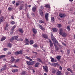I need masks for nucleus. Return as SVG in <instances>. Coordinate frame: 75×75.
Listing matches in <instances>:
<instances>
[{
  "instance_id": "nucleus-1",
  "label": "nucleus",
  "mask_w": 75,
  "mask_h": 75,
  "mask_svg": "<svg viewBox=\"0 0 75 75\" xmlns=\"http://www.w3.org/2000/svg\"><path fill=\"white\" fill-rule=\"evenodd\" d=\"M63 30L62 28L60 29H59V33L60 35H62V36H63V37H66L67 35V33L65 32L63 33Z\"/></svg>"
},
{
  "instance_id": "nucleus-2",
  "label": "nucleus",
  "mask_w": 75,
  "mask_h": 75,
  "mask_svg": "<svg viewBox=\"0 0 75 75\" xmlns=\"http://www.w3.org/2000/svg\"><path fill=\"white\" fill-rule=\"evenodd\" d=\"M43 9H44V7L42 6H41L39 9V13L41 16H43V12L41 10H43Z\"/></svg>"
},
{
  "instance_id": "nucleus-3",
  "label": "nucleus",
  "mask_w": 75,
  "mask_h": 75,
  "mask_svg": "<svg viewBox=\"0 0 75 75\" xmlns=\"http://www.w3.org/2000/svg\"><path fill=\"white\" fill-rule=\"evenodd\" d=\"M18 38V36H14L11 39H10V41L11 42H12V41H13L14 40H17V38Z\"/></svg>"
},
{
  "instance_id": "nucleus-4",
  "label": "nucleus",
  "mask_w": 75,
  "mask_h": 75,
  "mask_svg": "<svg viewBox=\"0 0 75 75\" xmlns=\"http://www.w3.org/2000/svg\"><path fill=\"white\" fill-rule=\"evenodd\" d=\"M51 37H52V41L53 42H55V43H56V44H57L58 43V41H57L56 40V39L54 38V37L53 36V34H52V33H51Z\"/></svg>"
},
{
  "instance_id": "nucleus-5",
  "label": "nucleus",
  "mask_w": 75,
  "mask_h": 75,
  "mask_svg": "<svg viewBox=\"0 0 75 75\" xmlns=\"http://www.w3.org/2000/svg\"><path fill=\"white\" fill-rule=\"evenodd\" d=\"M43 69L45 70V72H48V67L47 66H43Z\"/></svg>"
},
{
  "instance_id": "nucleus-6",
  "label": "nucleus",
  "mask_w": 75,
  "mask_h": 75,
  "mask_svg": "<svg viewBox=\"0 0 75 75\" xmlns=\"http://www.w3.org/2000/svg\"><path fill=\"white\" fill-rule=\"evenodd\" d=\"M59 16L60 18H62L63 17H65V15L64 14H62L61 13H59Z\"/></svg>"
},
{
  "instance_id": "nucleus-7",
  "label": "nucleus",
  "mask_w": 75,
  "mask_h": 75,
  "mask_svg": "<svg viewBox=\"0 0 75 75\" xmlns=\"http://www.w3.org/2000/svg\"><path fill=\"white\" fill-rule=\"evenodd\" d=\"M42 37L44 38H45L46 39H48V36L46 34H42Z\"/></svg>"
},
{
  "instance_id": "nucleus-8",
  "label": "nucleus",
  "mask_w": 75,
  "mask_h": 75,
  "mask_svg": "<svg viewBox=\"0 0 75 75\" xmlns=\"http://www.w3.org/2000/svg\"><path fill=\"white\" fill-rule=\"evenodd\" d=\"M49 14L48 13H46L45 15V17L47 21H48V16Z\"/></svg>"
},
{
  "instance_id": "nucleus-9",
  "label": "nucleus",
  "mask_w": 75,
  "mask_h": 75,
  "mask_svg": "<svg viewBox=\"0 0 75 75\" xmlns=\"http://www.w3.org/2000/svg\"><path fill=\"white\" fill-rule=\"evenodd\" d=\"M50 59L51 60V61L52 62H57V60H54V58H52V57H50Z\"/></svg>"
},
{
  "instance_id": "nucleus-10",
  "label": "nucleus",
  "mask_w": 75,
  "mask_h": 75,
  "mask_svg": "<svg viewBox=\"0 0 75 75\" xmlns=\"http://www.w3.org/2000/svg\"><path fill=\"white\" fill-rule=\"evenodd\" d=\"M21 75H27V72L25 71H23L21 73Z\"/></svg>"
},
{
  "instance_id": "nucleus-11",
  "label": "nucleus",
  "mask_w": 75,
  "mask_h": 75,
  "mask_svg": "<svg viewBox=\"0 0 75 75\" xmlns=\"http://www.w3.org/2000/svg\"><path fill=\"white\" fill-rule=\"evenodd\" d=\"M4 70H6V66H4L3 68L1 69L0 70V71L2 72V71H3Z\"/></svg>"
},
{
  "instance_id": "nucleus-12",
  "label": "nucleus",
  "mask_w": 75,
  "mask_h": 75,
  "mask_svg": "<svg viewBox=\"0 0 75 75\" xmlns=\"http://www.w3.org/2000/svg\"><path fill=\"white\" fill-rule=\"evenodd\" d=\"M15 54H23V51L21 50L20 51H17L15 52Z\"/></svg>"
},
{
  "instance_id": "nucleus-13",
  "label": "nucleus",
  "mask_w": 75,
  "mask_h": 75,
  "mask_svg": "<svg viewBox=\"0 0 75 75\" xmlns=\"http://www.w3.org/2000/svg\"><path fill=\"white\" fill-rule=\"evenodd\" d=\"M33 31V33L35 34H36V33H37V29L34 28H33L32 29Z\"/></svg>"
},
{
  "instance_id": "nucleus-14",
  "label": "nucleus",
  "mask_w": 75,
  "mask_h": 75,
  "mask_svg": "<svg viewBox=\"0 0 75 75\" xmlns=\"http://www.w3.org/2000/svg\"><path fill=\"white\" fill-rule=\"evenodd\" d=\"M39 27L41 30H45V29L44 28V27L42 26V25H40L39 26Z\"/></svg>"
},
{
  "instance_id": "nucleus-15",
  "label": "nucleus",
  "mask_w": 75,
  "mask_h": 75,
  "mask_svg": "<svg viewBox=\"0 0 75 75\" xmlns=\"http://www.w3.org/2000/svg\"><path fill=\"white\" fill-rule=\"evenodd\" d=\"M52 30L53 32L55 33L56 32H57V31H58V29L56 28H52Z\"/></svg>"
},
{
  "instance_id": "nucleus-16",
  "label": "nucleus",
  "mask_w": 75,
  "mask_h": 75,
  "mask_svg": "<svg viewBox=\"0 0 75 75\" xmlns=\"http://www.w3.org/2000/svg\"><path fill=\"white\" fill-rule=\"evenodd\" d=\"M39 65H40V63L37 62L35 64V67L36 68H37V67H38Z\"/></svg>"
},
{
  "instance_id": "nucleus-17",
  "label": "nucleus",
  "mask_w": 75,
  "mask_h": 75,
  "mask_svg": "<svg viewBox=\"0 0 75 75\" xmlns=\"http://www.w3.org/2000/svg\"><path fill=\"white\" fill-rule=\"evenodd\" d=\"M32 11L33 12H35L36 10V7L35 6H34L32 8Z\"/></svg>"
},
{
  "instance_id": "nucleus-18",
  "label": "nucleus",
  "mask_w": 75,
  "mask_h": 75,
  "mask_svg": "<svg viewBox=\"0 0 75 75\" xmlns=\"http://www.w3.org/2000/svg\"><path fill=\"white\" fill-rule=\"evenodd\" d=\"M61 71H58L56 73L57 75H61Z\"/></svg>"
},
{
  "instance_id": "nucleus-19",
  "label": "nucleus",
  "mask_w": 75,
  "mask_h": 75,
  "mask_svg": "<svg viewBox=\"0 0 75 75\" xmlns=\"http://www.w3.org/2000/svg\"><path fill=\"white\" fill-rule=\"evenodd\" d=\"M16 28L15 25H14L11 31V33H13V31H14V28Z\"/></svg>"
},
{
  "instance_id": "nucleus-20",
  "label": "nucleus",
  "mask_w": 75,
  "mask_h": 75,
  "mask_svg": "<svg viewBox=\"0 0 75 75\" xmlns=\"http://www.w3.org/2000/svg\"><path fill=\"white\" fill-rule=\"evenodd\" d=\"M57 59H58V60H59L61 59V56H57L56 57Z\"/></svg>"
},
{
  "instance_id": "nucleus-21",
  "label": "nucleus",
  "mask_w": 75,
  "mask_h": 75,
  "mask_svg": "<svg viewBox=\"0 0 75 75\" xmlns=\"http://www.w3.org/2000/svg\"><path fill=\"white\" fill-rule=\"evenodd\" d=\"M49 42H50V47H52L53 46V43H52V42H51V40H49Z\"/></svg>"
},
{
  "instance_id": "nucleus-22",
  "label": "nucleus",
  "mask_w": 75,
  "mask_h": 75,
  "mask_svg": "<svg viewBox=\"0 0 75 75\" xmlns=\"http://www.w3.org/2000/svg\"><path fill=\"white\" fill-rule=\"evenodd\" d=\"M4 17L3 16H1L0 17V22H2L3 21V20L4 19Z\"/></svg>"
},
{
  "instance_id": "nucleus-23",
  "label": "nucleus",
  "mask_w": 75,
  "mask_h": 75,
  "mask_svg": "<svg viewBox=\"0 0 75 75\" xmlns=\"http://www.w3.org/2000/svg\"><path fill=\"white\" fill-rule=\"evenodd\" d=\"M11 46H12V45L10 43H8L7 45L8 47H10V48H11Z\"/></svg>"
},
{
  "instance_id": "nucleus-24",
  "label": "nucleus",
  "mask_w": 75,
  "mask_h": 75,
  "mask_svg": "<svg viewBox=\"0 0 75 75\" xmlns=\"http://www.w3.org/2000/svg\"><path fill=\"white\" fill-rule=\"evenodd\" d=\"M18 31L21 33H23V29L21 28H19L18 29Z\"/></svg>"
},
{
  "instance_id": "nucleus-25",
  "label": "nucleus",
  "mask_w": 75,
  "mask_h": 75,
  "mask_svg": "<svg viewBox=\"0 0 75 75\" xmlns=\"http://www.w3.org/2000/svg\"><path fill=\"white\" fill-rule=\"evenodd\" d=\"M24 8V5L22 4V5L21 6H20V7L19 8V10H22L23 8Z\"/></svg>"
},
{
  "instance_id": "nucleus-26",
  "label": "nucleus",
  "mask_w": 75,
  "mask_h": 75,
  "mask_svg": "<svg viewBox=\"0 0 75 75\" xmlns=\"http://www.w3.org/2000/svg\"><path fill=\"white\" fill-rule=\"evenodd\" d=\"M15 60V59H14V57H11V62H13Z\"/></svg>"
},
{
  "instance_id": "nucleus-27",
  "label": "nucleus",
  "mask_w": 75,
  "mask_h": 75,
  "mask_svg": "<svg viewBox=\"0 0 75 75\" xmlns=\"http://www.w3.org/2000/svg\"><path fill=\"white\" fill-rule=\"evenodd\" d=\"M25 43H28V42H29V41H28V39L25 38V41H24Z\"/></svg>"
},
{
  "instance_id": "nucleus-28",
  "label": "nucleus",
  "mask_w": 75,
  "mask_h": 75,
  "mask_svg": "<svg viewBox=\"0 0 75 75\" xmlns=\"http://www.w3.org/2000/svg\"><path fill=\"white\" fill-rule=\"evenodd\" d=\"M52 72L53 74H55L56 72V70L55 69H52Z\"/></svg>"
},
{
  "instance_id": "nucleus-29",
  "label": "nucleus",
  "mask_w": 75,
  "mask_h": 75,
  "mask_svg": "<svg viewBox=\"0 0 75 75\" xmlns=\"http://www.w3.org/2000/svg\"><path fill=\"white\" fill-rule=\"evenodd\" d=\"M45 7H46V8H50V6L48 4H47L45 5Z\"/></svg>"
},
{
  "instance_id": "nucleus-30",
  "label": "nucleus",
  "mask_w": 75,
  "mask_h": 75,
  "mask_svg": "<svg viewBox=\"0 0 75 75\" xmlns=\"http://www.w3.org/2000/svg\"><path fill=\"white\" fill-rule=\"evenodd\" d=\"M70 26L69 25H68L67 27V28L68 31H70V30H71V29H70Z\"/></svg>"
},
{
  "instance_id": "nucleus-31",
  "label": "nucleus",
  "mask_w": 75,
  "mask_h": 75,
  "mask_svg": "<svg viewBox=\"0 0 75 75\" xmlns=\"http://www.w3.org/2000/svg\"><path fill=\"white\" fill-rule=\"evenodd\" d=\"M52 65L53 66H54V67H56V66L58 65V63H53L52 64Z\"/></svg>"
},
{
  "instance_id": "nucleus-32",
  "label": "nucleus",
  "mask_w": 75,
  "mask_h": 75,
  "mask_svg": "<svg viewBox=\"0 0 75 75\" xmlns=\"http://www.w3.org/2000/svg\"><path fill=\"white\" fill-rule=\"evenodd\" d=\"M18 71V69H15L13 70H12L13 72H17Z\"/></svg>"
},
{
  "instance_id": "nucleus-33",
  "label": "nucleus",
  "mask_w": 75,
  "mask_h": 75,
  "mask_svg": "<svg viewBox=\"0 0 75 75\" xmlns=\"http://www.w3.org/2000/svg\"><path fill=\"white\" fill-rule=\"evenodd\" d=\"M6 38L5 37H3L1 39V41H4V40H6Z\"/></svg>"
},
{
  "instance_id": "nucleus-34",
  "label": "nucleus",
  "mask_w": 75,
  "mask_h": 75,
  "mask_svg": "<svg viewBox=\"0 0 75 75\" xmlns=\"http://www.w3.org/2000/svg\"><path fill=\"white\" fill-rule=\"evenodd\" d=\"M37 61L38 62H42V61L40 59L38 58L37 59Z\"/></svg>"
},
{
  "instance_id": "nucleus-35",
  "label": "nucleus",
  "mask_w": 75,
  "mask_h": 75,
  "mask_svg": "<svg viewBox=\"0 0 75 75\" xmlns=\"http://www.w3.org/2000/svg\"><path fill=\"white\" fill-rule=\"evenodd\" d=\"M54 45L55 47V48L56 50H57V51H58V50H59V48H58V47H57V46L55 44H54Z\"/></svg>"
},
{
  "instance_id": "nucleus-36",
  "label": "nucleus",
  "mask_w": 75,
  "mask_h": 75,
  "mask_svg": "<svg viewBox=\"0 0 75 75\" xmlns=\"http://www.w3.org/2000/svg\"><path fill=\"white\" fill-rule=\"evenodd\" d=\"M57 27L58 28H60L62 27V25H61L60 24H58L57 25Z\"/></svg>"
},
{
  "instance_id": "nucleus-37",
  "label": "nucleus",
  "mask_w": 75,
  "mask_h": 75,
  "mask_svg": "<svg viewBox=\"0 0 75 75\" xmlns=\"http://www.w3.org/2000/svg\"><path fill=\"white\" fill-rule=\"evenodd\" d=\"M67 71H70V72H71V73H72V70H71V69H70L69 68H68V69H67Z\"/></svg>"
},
{
  "instance_id": "nucleus-38",
  "label": "nucleus",
  "mask_w": 75,
  "mask_h": 75,
  "mask_svg": "<svg viewBox=\"0 0 75 75\" xmlns=\"http://www.w3.org/2000/svg\"><path fill=\"white\" fill-rule=\"evenodd\" d=\"M33 64H34V62H31L29 63V65H33Z\"/></svg>"
},
{
  "instance_id": "nucleus-39",
  "label": "nucleus",
  "mask_w": 75,
  "mask_h": 75,
  "mask_svg": "<svg viewBox=\"0 0 75 75\" xmlns=\"http://www.w3.org/2000/svg\"><path fill=\"white\" fill-rule=\"evenodd\" d=\"M39 23H44V22L42 20L39 21Z\"/></svg>"
},
{
  "instance_id": "nucleus-40",
  "label": "nucleus",
  "mask_w": 75,
  "mask_h": 75,
  "mask_svg": "<svg viewBox=\"0 0 75 75\" xmlns=\"http://www.w3.org/2000/svg\"><path fill=\"white\" fill-rule=\"evenodd\" d=\"M33 47H35V48H37V47H38V45H37L35 44L33 45Z\"/></svg>"
},
{
  "instance_id": "nucleus-41",
  "label": "nucleus",
  "mask_w": 75,
  "mask_h": 75,
  "mask_svg": "<svg viewBox=\"0 0 75 75\" xmlns=\"http://www.w3.org/2000/svg\"><path fill=\"white\" fill-rule=\"evenodd\" d=\"M54 17H52L51 18V21H54Z\"/></svg>"
},
{
  "instance_id": "nucleus-42",
  "label": "nucleus",
  "mask_w": 75,
  "mask_h": 75,
  "mask_svg": "<svg viewBox=\"0 0 75 75\" xmlns=\"http://www.w3.org/2000/svg\"><path fill=\"white\" fill-rule=\"evenodd\" d=\"M30 43L31 44H33V43H34V41L33 40H30Z\"/></svg>"
},
{
  "instance_id": "nucleus-43",
  "label": "nucleus",
  "mask_w": 75,
  "mask_h": 75,
  "mask_svg": "<svg viewBox=\"0 0 75 75\" xmlns=\"http://www.w3.org/2000/svg\"><path fill=\"white\" fill-rule=\"evenodd\" d=\"M5 57V55H2L0 56V58H3V57Z\"/></svg>"
},
{
  "instance_id": "nucleus-44",
  "label": "nucleus",
  "mask_w": 75,
  "mask_h": 75,
  "mask_svg": "<svg viewBox=\"0 0 75 75\" xmlns=\"http://www.w3.org/2000/svg\"><path fill=\"white\" fill-rule=\"evenodd\" d=\"M8 10L9 11H11L12 10V8H11L9 7L8 8Z\"/></svg>"
},
{
  "instance_id": "nucleus-45",
  "label": "nucleus",
  "mask_w": 75,
  "mask_h": 75,
  "mask_svg": "<svg viewBox=\"0 0 75 75\" xmlns=\"http://www.w3.org/2000/svg\"><path fill=\"white\" fill-rule=\"evenodd\" d=\"M8 27V24H6V27L5 28V30H7V29H6V27Z\"/></svg>"
},
{
  "instance_id": "nucleus-46",
  "label": "nucleus",
  "mask_w": 75,
  "mask_h": 75,
  "mask_svg": "<svg viewBox=\"0 0 75 75\" xmlns=\"http://www.w3.org/2000/svg\"><path fill=\"white\" fill-rule=\"evenodd\" d=\"M67 51L68 54H70V52H69V49H67Z\"/></svg>"
},
{
  "instance_id": "nucleus-47",
  "label": "nucleus",
  "mask_w": 75,
  "mask_h": 75,
  "mask_svg": "<svg viewBox=\"0 0 75 75\" xmlns=\"http://www.w3.org/2000/svg\"><path fill=\"white\" fill-rule=\"evenodd\" d=\"M26 59H30V57H27V56L26 57Z\"/></svg>"
},
{
  "instance_id": "nucleus-48",
  "label": "nucleus",
  "mask_w": 75,
  "mask_h": 75,
  "mask_svg": "<svg viewBox=\"0 0 75 75\" xmlns=\"http://www.w3.org/2000/svg\"><path fill=\"white\" fill-rule=\"evenodd\" d=\"M11 24H15V22H14V21H12L11 22Z\"/></svg>"
},
{
  "instance_id": "nucleus-49",
  "label": "nucleus",
  "mask_w": 75,
  "mask_h": 75,
  "mask_svg": "<svg viewBox=\"0 0 75 75\" xmlns=\"http://www.w3.org/2000/svg\"><path fill=\"white\" fill-rule=\"evenodd\" d=\"M16 6H18L19 5V3H16Z\"/></svg>"
},
{
  "instance_id": "nucleus-50",
  "label": "nucleus",
  "mask_w": 75,
  "mask_h": 75,
  "mask_svg": "<svg viewBox=\"0 0 75 75\" xmlns=\"http://www.w3.org/2000/svg\"><path fill=\"white\" fill-rule=\"evenodd\" d=\"M26 63L28 65H29V64H30V62H29L26 61Z\"/></svg>"
},
{
  "instance_id": "nucleus-51",
  "label": "nucleus",
  "mask_w": 75,
  "mask_h": 75,
  "mask_svg": "<svg viewBox=\"0 0 75 75\" xmlns=\"http://www.w3.org/2000/svg\"><path fill=\"white\" fill-rule=\"evenodd\" d=\"M19 41H23V39H20L19 40Z\"/></svg>"
},
{
  "instance_id": "nucleus-52",
  "label": "nucleus",
  "mask_w": 75,
  "mask_h": 75,
  "mask_svg": "<svg viewBox=\"0 0 75 75\" xmlns=\"http://www.w3.org/2000/svg\"><path fill=\"white\" fill-rule=\"evenodd\" d=\"M8 49L7 48H5L4 49V51H6V50H7Z\"/></svg>"
},
{
  "instance_id": "nucleus-53",
  "label": "nucleus",
  "mask_w": 75,
  "mask_h": 75,
  "mask_svg": "<svg viewBox=\"0 0 75 75\" xmlns=\"http://www.w3.org/2000/svg\"><path fill=\"white\" fill-rule=\"evenodd\" d=\"M62 44H63V45H64V46H66V44L65 43H64V42H62Z\"/></svg>"
},
{
  "instance_id": "nucleus-54",
  "label": "nucleus",
  "mask_w": 75,
  "mask_h": 75,
  "mask_svg": "<svg viewBox=\"0 0 75 75\" xmlns=\"http://www.w3.org/2000/svg\"><path fill=\"white\" fill-rule=\"evenodd\" d=\"M11 19H12L13 20V19H14V16H11Z\"/></svg>"
},
{
  "instance_id": "nucleus-55",
  "label": "nucleus",
  "mask_w": 75,
  "mask_h": 75,
  "mask_svg": "<svg viewBox=\"0 0 75 75\" xmlns=\"http://www.w3.org/2000/svg\"><path fill=\"white\" fill-rule=\"evenodd\" d=\"M59 69L60 70H62V67L60 66L59 67Z\"/></svg>"
},
{
  "instance_id": "nucleus-56",
  "label": "nucleus",
  "mask_w": 75,
  "mask_h": 75,
  "mask_svg": "<svg viewBox=\"0 0 75 75\" xmlns=\"http://www.w3.org/2000/svg\"><path fill=\"white\" fill-rule=\"evenodd\" d=\"M12 3L13 4H14L15 3V1H13L12 2Z\"/></svg>"
},
{
  "instance_id": "nucleus-57",
  "label": "nucleus",
  "mask_w": 75,
  "mask_h": 75,
  "mask_svg": "<svg viewBox=\"0 0 75 75\" xmlns=\"http://www.w3.org/2000/svg\"><path fill=\"white\" fill-rule=\"evenodd\" d=\"M19 61V59H18L16 60V62H18Z\"/></svg>"
},
{
  "instance_id": "nucleus-58",
  "label": "nucleus",
  "mask_w": 75,
  "mask_h": 75,
  "mask_svg": "<svg viewBox=\"0 0 75 75\" xmlns=\"http://www.w3.org/2000/svg\"><path fill=\"white\" fill-rule=\"evenodd\" d=\"M30 61H33V59H30H30H29Z\"/></svg>"
},
{
  "instance_id": "nucleus-59",
  "label": "nucleus",
  "mask_w": 75,
  "mask_h": 75,
  "mask_svg": "<svg viewBox=\"0 0 75 75\" xmlns=\"http://www.w3.org/2000/svg\"><path fill=\"white\" fill-rule=\"evenodd\" d=\"M13 67H16V65H14L13 66Z\"/></svg>"
},
{
  "instance_id": "nucleus-60",
  "label": "nucleus",
  "mask_w": 75,
  "mask_h": 75,
  "mask_svg": "<svg viewBox=\"0 0 75 75\" xmlns=\"http://www.w3.org/2000/svg\"><path fill=\"white\" fill-rule=\"evenodd\" d=\"M44 75H47V74L45 73L44 74Z\"/></svg>"
},
{
  "instance_id": "nucleus-61",
  "label": "nucleus",
  "mask_w": 75,
  "mask_h": 75,
  "mask_svg": "<svg viewBox=\"0 0 75 75\" xmlns=\"http://www.w3.org/2000/svg\"><path fill=\"white\" fill-rule=\"evenodd\" d=\"M11 52H8V54H11Z\"/></svg>"
},
{
  "instance_id": "nucleus-62",
  "label": "nucleus",
  "mask_w": 75,
  "mask_h": 75,
  "mask_svg": "<svg viewBox=\"0 0 75 75\" xmlns=\"http://www.w3.org/2000/svg\"><path fill=\"white\" fill-rule=\"evenodd\" d=\"M70 1H73V0H69Z\"/></svg>"
},
{
  "instance_id": "nucleus-63",
  "label": "nucleus",
  "mask_w": 75,
  "mask_h": 75,
  "mask_svg": "<svg viewBox=\"0 0 75 75\" xmlns=\"http://www.w3.org/2000/svg\"><path fill=\"white\" fill-rule=\"evenodd\" d=\"M32 15H34V13H32Z\"/></svg>"
},
{
  "instance_id": "nucleus-64",
  "label": "nucleus",
  "mask_w": 75,
  "mask_h": 75,
  "mask_svg": "<svg viewBox=\"0 0 75 75\" xmlns=\"http://www.w3.org/2000/svg\"><path fill=\"white\" fill-rule=\"evenodd\" d=\"M74 38L75 39V35H74Z\"/></svg>"
}]
</instances>
